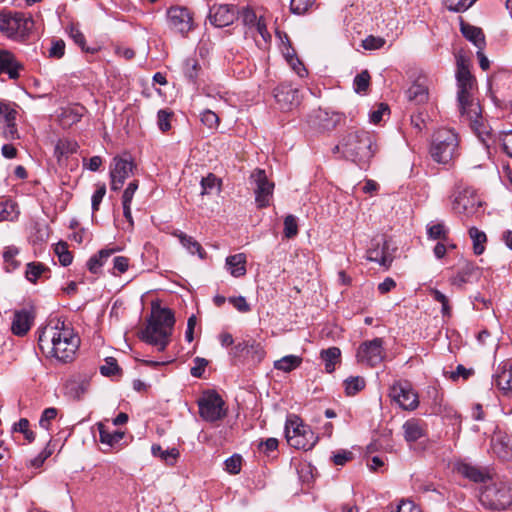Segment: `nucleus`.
I'll return each mask as SVG.
<instances>
[{"label": "nucleus", "instance_id": "nucleus-1", "mask_svg": "<svg viewBox=\"0 0 512 512\" xmlns=\"http://www.w3.org/2000/svg\"><path fill=\"white\" fill-rule=\"evenodd\" d=\"M38 345L43 354L62 363L72 362L80 346V337L73 328L61 323V326L44 328L39 335Z\"/></svg>", "mask_w": 512, "mask_h": 512}, {"label": "nucleus", "instance_id": "nucleus-2", "mask_svg": "<svg viewBox=\"0 0 512 512\" xmlns=\"http://www.w3.org/2000/svg\"><path fill=\"white\" fill-rule=\"evenodd\" d=\"M377 151L376 137L364 129H348L333 148V153L351 160L359 167L367 166Z\"/></svg>", "mask_w": 512, "mask_h": 512}, {"label": "nucleus", "instance_id": "nucleus-3", "mask_svg": "<svg viewBox=\"0 0 512 512\" xmlns=\"http://www.w3.org/2000/svg\"><path fill=\"white\" fill-rule=\"evenodd\" d=\"M457 99L459 111L462 117H465L471 128L479 135L482 133L480 127L483 126L481 120V108L478 102L473 98V90L476 87V79L471 74L468 64L464 59L457 61Z\"/></svg>", "mask_w": 512, "mask_h": 512}, {"label": "nucleus", "instance_id": "nucleus-4", "mask_svg": "<svg viewBox=\"0 0 512 512\" xmlns=\"http://www.w3.org/2000/svg\"><path fill=\"white\" fill-rule=\"evenodd\" d=\"M174 324L175 317L171 309L153 305L151 316L143 331V339L147 343L157 346L159 351H163L170 342Z\"/></svg>", "mask_w": 512, "mask_h": 512}, {"label": "nucleus", "instance_id": "nucleus-5", "mask_svg": "<svg viewBox=\"0 0 512 512\" xmlns=\"http://www.w3.org/2000/svg\"><path fill=\"white\" fill-rule=\"evenodd\" d=\"M430 154L434 161L448 164L459 156V137L448 128L438 129L432 139Z\"/></svg>", "mask_w": 512, "mask_h": 512}, {"label": "nucleus", "instance_id": "nucleus-6", "mask_svg": "<svg viewBox=\"0 0 512 512\" xmlns=\"http://www.w3.org/2000/svg\"><path fill=\"white\" fill-rule=\"evenodd\" d=\"M479 501L488 510H505L512 505V482L498 481L486 485L481 490Z\"/></svg>", "mask_w": 512, "mask_h": 512}, {"label": "nucleus", "instance_id": "nucleus-7", "mask_svg": "<svg viewBox=\"0 0 512 512\" xmlns=\"http://www.w3.org/2000/svg\"><path fill=\"white\" fill-rule=\"evenodd\" d=\"M285 437L288 444L296 449L309 450L314 447L318 437L301 418L295 414L287 417L285 424Z\"/></svg>", "mask_w": 512, "mask_h": 512}, {"label": "nucleus", "instance_id": "nucleus-8", "mask_svg": "<svg viewBox=\"0 0 512 512\" xmlns=\"http://www.w3.org/2000/svg\"><path fill=\"white\" fill-rule=\"evenodd\" d=\"M34 26L31 17L24 13L0 11V33L14 40H24Z\"/></svg>", "mask_w": 512, "mask_h": 512}, {"label": "nucleus", "instance_id": "nucleus-9", "mask_svg": "<svg viewBox=\"0 0 512 512\" xmlns=\"http://www.w3.org/2000/svg\"><path fill=\"white\" fill-rule=\"evenodd\" d=\"M452 198L453 211L466 217L474 215L481 207V201L476 197L475 191L464 187L461 181L456 183Z\"/></svg>", "mask_w": 512, "mask_h": 512}, {"label": "nucleus", "instance_id": "nucleus-10", "mask_svg": "<svg viewBox=\"0 0 512 512\" xmlns=\"http://www.w3.org/2000/svg\"><path fill=\"white\" fill-rule=\"evenodd\" d=\"M358 362L374 367L382 363L386 357L384 349V340L382 338H374L362 342L356 354Z\"/></svg>", "mask_w": 512, "mask_h": 512}, {"label": "nucleus", "instance_id": "nucleus-11", "mask_svg": "<svg viewBox=\"0 0 512 512\" xmlns=\"http://www.w3.org/2000/svg\"><path fill=\"white\" fill-rule=\"evenodd\" d=\"M200 416L210 422L221 419L225 416L224 401L215 391L208 390L198 400Z\"/></svg>", "mask_w": 512, "mask_h": 512}, {"label": "nucleus", "instance_id": "nucleus-12", "mask_svg": "<svg viewBox=\"0 0 512 512\" xmlns=\"http://www.w3.org/2000/svg\"><path fill=\"white\" fill-rule=\"evenodd\" d=\"M251 180L255 184V201L258 208H265L270 205L273 195L274 183L269 181L265 170L256 169L251 174Z\"/></svg>", "mask_w": 512, "mask_h": 512}, {"label": "nucleus", "instance_id": "nucleus-13", "mask_svg": "<svg viewBox=\"0 0 512 512\" xmlns=\"http://www.w3.org/2000/svg\"><path fill=\"white\" fill-rule=\"evenodd\" d=\"M169 25L182 35L187 34L193 26L190 11L185 7H170L167 11Z\"/></svg>", "mask_w": 512, "mask_h": 512}, {"label": "nucleus", "instance_id": "nucleus-14", "mask_svg": "<svg viewBox=\"0 0 512 512\" xmlns=\"http://www.w3.org/2000/svg\"><path fill=\"white\" fill-rule=\"evenodd\" d=\"M134 167L131 159L115 157L113 159L112 167L110 170L111 189L117 191L121 189L126 178L129 177Z\"/></svg>", "mask_w": 512, "mask_h": 512}, {"label": "nucleus", "instance_id": "nucleus-15", "mask_svg": "<svg viewBox=\"0 0 512 512\" xmlns=\"http://www.w3.org/2000/svg\"><path fill=\"white\" fill-rule=\"evenodd\" d=\"M389 396L404 410H413L419 403L412 386H390Z\"/></svg>", "mask_w": 512, "mask_h": 512}, {"label": "nucleus", "instance_id": "nucleus-16", "mask_svg": "<svg viewBox=\"0 0 512 512\" xmlns=\"http://www.w3.org/2000/svg\"><path fill=\"white\" fill-rule=\"evenodd\" d=\"M237 19V7L229 4L213 5L209 11V20L215 27H226Z\"/></svg>", "mask_w": 512, "mask_h": 512}, {"label": "nucleus", "instance_id": "nucleus-17", "mask_svg": "<svg viewBox=\"0 0 512 512\" xmlns=\"http://www.w3.org/2000/svg\"><path fill=\"white\" fill-rule=\"evenodd\" d=\"M23 66L8 50H0V74H7L10 79H18Z\"/></svg>", "mask_w": 512, "mask_h": 512}, {"label": "nucleus", "instance_id": "nucleus-18", "mask_svg": "<svg viewBox=\"0 0 512 512\" xmlns=\"http://www.w3.org/2000/svg\"><path fill=\"white\" fill-rule=\"evenodd\" d=\"M33 315L26 309L17 310L11 325V331L16 336H24L30 330L33 323Z\"/></svg>", "mask_w": 512, "mask_h": 512}, {"label": "nucleus", "instance_id": "nucleus-19", "mask_svg": "<svg viewBox=\"0 0 512 512\" xmlns=\"http://www.w3.org/2000/svg\"><path fill=\"white\" fill-rule=\"evenodd\" d=\"M404 438L407 442H415L426 436V424L420 419H409L403 424Z\"/></svg>", "mask_w": 512, "mask_h": 512}, {"label": "nucleus", "instance_id": "nucleus-20", "mask_svg": "<svg viewBox=\"0 0 512 512\" xmlns=\"http://www.w3.org/2000/svg\"><path fill=\"white\" fill-rule=\"evenodd\" d=\"M407 98L410 102L417 105L424 104L428 101L429 91L426 79L419 77L407 90Z\"/></svg>", "mask_w": 512, "mask_h": 512}, {"label": "nucleus", "instance_id": "nucleus-21", "mask_svg": "<svg viewBox=\"0 0 512 512\" xmlns=\"http://www.w3.org/2000/svg\"><path fill=\"white\" fill-rule=\"evenodd\" d=\"M297 94V89L285 84L274 90V97L282 109H290L297 102Z\"/></svg>", "mask_w": 512, "mask_h": 512}, {"label": "nucleus", "instance_id": "nucleus-22", "mask_svg": "<svg viewBox=\"0 0 512 512\" xmlns=\"http://www.w3.org/2000/svg\"><path fill=\"white\" fill-rule=\"evenodd\" d=\"M458 472L462 476L476 483H485L487 480L491 478L490 474L486 469L473 466L468 463H461L458 466Z\"/></svg>", "mask_w": 512, "mask_h": 512}, {"label": "nucleus", "instance_id": "nucleus-23", "mask_svg": "<svg viewBox=\"0 0 512 512\" xmlns=\"http://www.w3.org/2000/svg\"><path fill=\"white\" fill-rule=\"evenodd\" d=\"M172 235L179 239L182 246L192 255L197 254L200 259L206 258V252L201 244L192 236L185 234L180 230H174Z\"/></svg>", "mask_w": 512, "mask_h": 512}, {"label": "nucleus", "instance_id": "nucleus-24", "mask_svg": "<svg viewBox=\"0 0 512 512\" xmlns=\"http://www.w3.org/2000/svg\"><path fill=\"white\" fill-rule=\"evenodd\" d=\"M460 30L463 36L472 42L477 49H484L486 46L485 35L481 28L461 22Z\"/></svg>", "mask_w": 512, "mask_h": 512}, {"label": "nucleus", "instance_id": "nucleus-25", "mask_svg": "<svg viewBox=\"0 0 512 512\" xmlns=\"http://www.w3.org/2000/svg\"><path fill=\"white\" fill-rule=\"evenodd\" d=\"M117 251L119 248H103L97 254H94L87 261V269L92 274H98L101 271L102 266L107 262V260Z\"/></svg>", "mask_w": 512, "mask_h": 512}, {"label": "nucleus", "instance_id": "nucleus-26", "mask_svg": "<svg viewBox=\"0 0 512 512\" xmlns=\"http://www.w3.org/2000/svg\"><path fill=\"white\" fill-rule=\"evenodd\" d=\"M226 269L233 277H242L246 274V255L238 253L226 258Z\"/></svg>", "mask_w": 512, "mask_h": 512}, {"label": "nucleus", "instance_id": "nucleus-27", "mask_svg": "<svg viewBox=\"0 0 512 512\" xmlns=\"http://www.w3.org/2000/svg\"><path fill=\"white\" fill-rule=\"evenodd\" d=\"M320 359L324 363L325 371L332 373L341 362V351L338 347H329L320 352Z\"/></svg>", "mask_w": 512, "mask_h": 512}, {"label": "nucleus", "instance_id": "nucleus-28", "mask_svg": "<svg viewBox=\"0 0 512 512\" xmlns=\"http://www.w3.org/2000/svg\"><path fill=\"white\" fill-rule=\"evenodd\" d=\"M201 70L199 61L194 57H188L182 63V72L190 83H196Z\"/></svg>", "mask_w": 512, "mask_h": 512}, {"label": "nucleus", "instance_id": "nucleus-29", "mask_svg": "<svg viewBox=\"0 0 512 512\" xmlns=\"http://www.w3.org/2000/svg\"><path fill=\"white\" fill-rule=\"evenodd\" d=\"M99 440L102 444H106L109 447H115L124 438V432L113 431L110 432L106 429L105 425L98 423Z\"/></svg>", "mask_w": 512, "mask_h": 512}, {"label": "nucleus", "instance_id": "nucleus-30", "mask_svg": "<svg viewBox=\"0 0 512 512\" xmlns=\"http://www.w3.org/2000/svg\"><path fill=\"white\" fill-rule=\"evenodd\" d=\"M379 245L380 244L377 243V248H370L367 251V259L369 261L377 262L380 265L388 268L391 265L393 258L385 251L387 245L386 242H384V246L382 249H379Z\"/></svg>", "mask_w": 512, "mask_h": 512}, {"label": "nucleus", "instance_id": "nucleus-31", "mask_svg": "<svg viewBox=\"0 0 512 512\" xmlns=\"http://www.w3.org/2000/svg\"><path fill=\"white\" fill-rule=\"evenodd\" d=\"M302 361H303V359L300 356L286 355V356L282 357L281 359L276 360L274 362V368L276 370H279V371H282L285 373H289V372L297 369L298 367H300V365L302 364Z\"/></svg>", "mask_w": 512, "mask_h": 512}, {"label": "nucleus", "instance_id": "nucleus-32", "mask_svg": "<svg viewBox=\"0 0 512 512\" xmlns=\"http://www.w3.org/2000/svg\"><path fill=\"white\" fill-rule=\"evenodd\" d=\"M86 393V386H60L56 391V395H63L67 402L80 401Z\"/></svg>", "mask_w": 512, "mask_h": 512}, {"label": "nucleus", "instance_id": "nucleus-33", "mask_svg": "<svg viewBox=\"0 0 512 512\" xmlns=\"http://www.w3.org/2000/svg\"><path fill=\"white\" fill-rule=\"evenodd\" d=\"M494 453L503 460L512 459V442L507 437H499L493 441Z\"/></svg>", "mask_w": 512, "mask_h": 512}, {"label": "nucleus", "instance_id": "nucleus-34", "mask_svg": "<svg viewBox=\"0 0 512 512\" xmlns=\"http://www.w3.org/2000/svg\"><path fill=\"white\" fill-rule=\"evenodd\" d=\"M255 349L258 354V359H263L265 356V350L263 346L255 340H247L239 342L234 347V355L241 356L246 355V352Z\"/></svg>", "mask_w": 512, "mask_h": 512}, {"label": "nucleus", "instance_id": "nucleus-35", "mask_svg": "<svg viewBox=\"0 0 512 512\" xmlns=\"http://www.w3.org/2000/svg\"><path fill=\"white\" fill-rule=\"evenodd\" d=\"M476 271V267L470 263H467L462 267L455 276L451 278V284L462 288L466 283L470 282V278Z\"/></svg>", "mask_w": 512, "mask_h": 512}, {"label": "nucleus", "instance_id": "nucleus-36", "mask_svg": "<svg viewBox=\"0 0 512 512\" xmlns=\"http://www.w3.org/2000/svg\"><path fill=\"white\" fill-rule=\"evenodd\" d=\"M469 236L473 242V251L476 255H481L485 251L487 236L483 231L476 227L469 229Z\"/></svg>", "mask_w": 512, "mask_h": 512}, {"label": "nucleus", "instance_id": "nucleus-37", "mask_svg": "<svg viewBox=\"0 0 512 512\" xmlns=\"http://www.w3.org/2000/svg\"><path fill=\"white\" fill-rule=\"evenodd\" d=\"M49 272V269L40 262H31L26 266L25 276L31 283H36L39 278Z\"/></svg>", "mask_w": 512, "mask_h": 512}, {"label": "nucleus", "instance_id": "nucleus-38", "mask_svg": "<svg viewBox=\"0 0 512 512\" xmlns=\"http://www.w3.org/2000/svg\"><path fill=\"white\" fill-rule=\"evenodd\" d=\"M259 17L260 16L249 6L242 7L240 10L237 9V18L241 20L242 24L247 27L248 30L253 29Z\"/></svg>", "mask_w": 512, "mask_h": 512}, {"label": "nucleus", "instance_id": "nucleus-39", "mask_svg": "<svg viewBox=\"0 0 512 512\" xmlns=\"http://www.w3.org/2000/svg\"><path fill=\"white\" fill-rule=\"evenodd\" d=\"M99 369L103 376L111 377L114 381H118V376L122 373L121 368L117 364V360L113 357H107L105 363L101 365Z\"/></svg>", "mask_w": 512, "mask_h": 512}, {"label": "nucleus", "instance_id": "nucleus-40", "mask_svg": "<svg viewBox=\"0 0 512 512\" xmlns=\"http://www.w3.org/2000/svg\"><path fill=\"white\" fill-rule=\"evenodd\" d=\"M448 229L444 223H430L427 225V235L429 239L448 241Z\"/></svg>", "mask_w": 512, "mask_h": 512}, {"label": "nucleus", "instance_id": "nucleus-41", "mask_svg": "<svg viewBox=\"0 0 512 512\" xmlns=\"http://www.w3.org/2000/svg\"><path fill=\"white\" fill-rule=\"evenodd\" d=\"M201 195L211 194L214 190L220 191L221 181L214 174L209 173L201 180Z\"/></svg>", "mask_w": 512, "mask_h": 512}, {"label": "nucleus", "instance_id": "nucleus-42", "mask_svg": "<svg viewBox=\"0 0 512 512\" xmlns=\"http://www.w3.org/2000/svg\"><path fill=\"white\" fill-rule=\"evenodd\" d=\"M151 450L154 456H159L160 458L165 460L167 464L170 465H173L177 457L179 456V451L175 448H172L170 450H163L160 445H153Z\"/></svg>", "mask_w": 512, "mask_h": 512}, {"label": "nucleus", "instance_id": "nucleus-43", "mask_svg": "<svg viewBox=\"0 0 512 512\" xmlns=\"http://www.w3.org/2000/svg\"><path fill=\"white\" fill-rule=\"evenodd\" d=\"M55 254L62 266H69L73 261V255L68 250V245L65 242H58L55 246Z\"/></svg>", "mask_w": 512, "mask_h": 512}, {"label": "nucleus", "instance_id": "nucleus-44", "mask_svg": "<svg viewBox=\"0 0 512 512\" xmlns=\"http://www.w3.org/2000/svg\"><path fill=\"white\" fill-rule=\"evenodd\" d=\"M19 254V249L16 246H7L3 253L4 261L7 265V271H13L19 266V262L15 257Z\"/></svg>", "mask_w": 512, "mask_h": 512}, {"label": "nucleus", "instance_id": "nucleus-45", "mask_svg": "<svg viewBox=\"0 0 512 512\" xmlns=\"http://www.w3.org/2000/svg\"><path fill=\"white\" fill-rule=\"evenodd\" d=\"M448 376L447 379L456 382L460 379L463 381H466L469 379L470 376L474 374V369L472 368H466L463 365L459 364L454 371L447 372Z\"/></svg>", "mask_w": 512, "mask_h": 512}, {"label": "nucleus", "instance_id": "nucleus-46", "mask_svg": "<svg viewBox=\"0 0 512 512\" xmlns=\"http://www.w3.org/2000/svg\"><path fill=\"white\" fill-rule=\"evenodd\" d=\"M354 90L356 93H366L370 85V74L367 70L362 71L353 81Z\"/></svg>", "mask_w": 512, "mask_h": 512}, {"label": "nucleus", "instance_id": "nucleus-47", "mask_svg": "<svg viewBox=\"0 0 512 512\" xmlns=\"http://www.w3.org/2000/svg\"><path fill=\"white\" fill-rule=\"evenodd\" d=\"M17 216L16 205L12 201L0 203V221H12Z\"/></svg>", "mask_w": 512, "mask_h": 512}, {"label": "nucleus", "instance_id": "nucleus-48", "mask_svg": "<svg viewBox=\"0 0 512 512\" xmlns=\"http://www.w3.org/2000/svg\"><path fill=\"white\" fill-rule=\"evenodd\" d=\"M67 32H68L69 36L73 39L75 44H77L82 50H85V51L91 52V53L95 52L94 49L90 50L85 47V37L77 26L71 24L70 26L67 27Z\"/></svg>", "mask_w": 512, "mask_h": 512}, {"label": "nucleus", "instance_id": "nucleus-49", "mask_svg": "<svg viewBox=\"0 0 512 512\" xmlns=\"http://www.w3.org/2000/svg\"><path fill=\"white\" fill-rule=\"evenodd\" d=\"M15 432H20L24 435L28 442H33L35 439V433L29 429V421L26 418H21L17 423L13 425Z\"/></svg>", "mask_w": 512, "mask_h": 512}, {"label": "nucleus", "instance_id": "nucleus-50", "mask_svg": "<svg viewBox=\"0 0 512 512\" xmlns=\"http://www.w3.org/2000/svg\"><path fill=\"white\" fill-rule=\"evenodd\" d=\"M315 3V0H291L290 10L297 15L305 14Z\"/></svg>", "mask_w": 512, "mask_h": 512}, {"label": "nucleus", "instance_id": "nucleus-51", "mask_svg": "<svg viewBox=\"0 0 512 512\" xmlns=\"http://www.w3.org/2000/svg\"><path fill=\"white\" fill-rule=\"evenodd\" d=\"M173 113L167 109H161L157 113V125L162 132H167L171 128V118Z\"/></svg>", "mask_w": 512, "mask_h": 512}, {"label": "nucleus", "instance_id": "nucleus-52", "mask_svg": "<svg viewBox=\"0 0 512 512\" xmlns=\"http://www.w3.org/2000/svg\"><path fill=\"white\" fill-rule=\"evenodd\" d=\"M447 8L453 12H463L470 8L476 0H444Z\"/></svg>", "mask_w": 512, "mask_h": 512}, {"label": "nucleus", "instance_id": "nucleus-53", "mask_svg": "<svg viewBox=\"0 0 512 512\" xmlns=\"http://www.w3.org/2000/svg\"><path fill=\"white\" fill-rule=\"evenodd\" d=\"M83 106H76L73 108L66 109L62 115L64 119H67L69 124H75L79 122L84 114Z\"/></svg>", "mask_w": 512, "mask_h": 512}, {"label": "nucleus", "instance_id": "nucleus-54", "mask_svg": "<svg viewBox=\"0 0 512 512\" xmlns=\"http://www.w3.org/2000/svg\"><path fill=\"white\" fill-rule=\"evenodd\" d=\"M298 234L297 219L293 215H287L284 219V235L286 238H293Z\"/></svg>", "mask_w": 512, "mask_h": 512}, {"label": "nucleus", "instance_id": "nucleus-55", "mask_svg": "<svg viewBox=\"0 0 512 512\" xmlns=\"http://www.w3.org/2000/svg\"><path fill=\"white\" fill-rule=\"evenodd\" d=\"M57 416V409L54 407L46 408L40 417L39 426L45 430L50 429L51 421Z\"/></svg>", "mask_w": 512, "mask_h": 512}, {"label": "nucleus", "instance_id": "nucleus-56", "mask_svg": "<svg viewBox=\"0 0 512 512\" xmlns=\"http://www.w3.org/2000/svg\"><path fill=\"white\" fill-rule=\"evenodd\" d=\"M201 122L207 126L209 129H216L219 125V117L218 115L211 111L205 110L201 113Z\"/></svg>", "mask_w": 512, "mask_h": 512}, {"label": "nucleus", "instance_id": "nucleus-57", "mask_svg": "<svg viewBox=\"0 0 512 512\" xmlns=\"http://www.w3.org/2000/svg\"><path fill=\"white\" fill-rule=\"evenodd\" d=\"M16 114V110L10 108L8 105H0V122H3L5 125L14 124L16 120Z\"/></svg>", "mask_w": 512, "mask_h": 512}, {"label": "nucleus", "instance_id": "nucleus-58", "mask_svg": "<svg viewBox=\"0 0 512 512\" xmlns=\"http://www.w3.org/2000/svg\"><path fill=\"white\" fill-rule=\"evenodd\" d=\"M242 457L233 455L225 461V470L230 474H238L241 471Z\"/></svg>", "mask_w": 512, "mask_h": 512}, {"label": "nucleus", "instance_id": "nucleus-59", "mask_svg": "<svg viewBox=\"0 0 512 512\" xmlns=\"http://www.w3.org/2000/svg\"><path fill=\"white\" fill-rule=\"evenodd\" d=\"M250 32H256L261 36L264 43H268L271 40V35L267 30V24L263 18V16L259 17L258 22L254 25L252 30H249Z\"/></svg>", "mask_w": 512, "mask_h": 512}, {"label": "nucleus", "instance_id": "nucleus-60", "mask_svg": "<svg viewBox=\"0 0 512 512\" xmlns=\"http://www.w3.org/2000/svg\"><path fill=\"white\" fill-rule=\"evenodd\" d=\"M385 39L382 37H376L373 35H369L362 41V46L366 50H375L380 49L384 46Z\"/></svg>", "mask_w": 512, "mask_h": 512}, {"label": "nucleus", "instance_id": "nucleus-61", "mask_svg": "<svg viewBox=\"0 0 512 512\" xmlns=\"http://www.w3.org/2000/svg\"><path fill=\"white\" fill-rule=\"evenodd\" d=\"M495 384H512V366H503L495 375Z\"/></svg>", "mask_w": 512, "mask_h": 512}, {"label": "nucleus", "instance_id": "nucleus-62", "mask_svg": "<svg viewBox=\"0 0 512 512\" xmlns=\"http://www.w3.org/2000/svg\"><path fill=\"white\" fill-rule=\"evenodd\" d=\"M129 267V258L124 256H116L113 259V271L112 273L116 275L117 273L122 274L128 270Z\"/></svg>", "mask_w": 512, "mask_h": 512}, {"label": "nucleus", "instance_id": "nucleus-63", "mask_svg": "<svg viewBox=\"0 0 512 512\" xmlns=\"http://www.w3.org/2000/svg\"><path fill=\"white\" fill-rule=\"evenodd\" d=\"M65 54V42L61 39L52 42L49 49V56L60 59Z\"/></svg>", "mask_w": 512, "mask_h": 512}, {"label": "nucleus", "instance_id": "nucleus-64", "mask_svg": "<svg viewBox=\"0 0 512 512\" xmlns=\"http://www.w3.org/2000/svg\"><path fill=\"white\" fill-rule=\"evenodd\" d=\"M500 142L504 153L512 159V131L502 133Z\"/></svg>", "mask_w": 512, "mask_h": 512}]
</instances>
